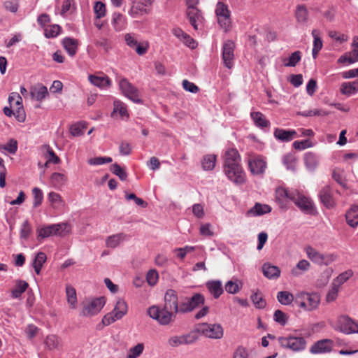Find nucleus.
Returning a JSON list of instances; mask_svg holds the SVG:
<instances>
[{
    "mask_svg": "<svg viewBox=\"0 0 358 358\" xmlns=\"http://www.w3.org/2000/svg\"><path fill=\"white\" fill-rule=\"evenodd\" d=\"M204 303L205 297L200 293H196L191 297L181 298L179 301L177 292L169 289L164 294V307L176 315L177 313H190Z\"/></svg>",
    "mask_w": 358,
    "mask_h": 358,
    "instance_id": "nucleus-1",
    "label": "nucleus"
},
{
    "mask_svg": "<svg viewBox=\"0 0 358 358\" xmlns=\"http://www.w3.org/2000/svg\"><path fill=\"white\" fill-rule=\"evenodd\" d=\"M223 171L226 177L235 185H241L245 182V173L236 149L231 148L225 152Z\"/></svg>",
    "mask_w": 358,
    "mask_h": 358,
    "instance_id": "nucleus-2",
    "label": "nucleus"
},
{
    "mask_svg": "<svg viewBox=\"0 0 358 358\" xmlns=\"http://www.w3.org/2000/svg\"><path fill=\"white\" fill-rule=\"evenodd\" d=\"M278 343L280 348L293 352H301L307 348V341L301 336L288 334L279 336Z\"/></svg>",
    "mask_w": 358,
    "mask_h": 358,
    "instance_id": "nucleus-3",
    "label": "nucleus"
},
{
    "mask_svg": "<svg viewBox=\"0 0 358 358\" xmlns=\"http://www.w3.org/2000/svg\"><path fill=\"white\" fill-rule=\"evenodd\" d=\"M70 230V225L65 222L44 225L37 229V239L41 241L51 236H64Z\"/></svg>",
    "mask_w": 358,
    "mask_h": 358,
    "instance_id": "nucleus-4",
    "label": "nucleus"
},
{
    "mask_svg": "<svg viewBox=\"0 0 358 358\" xmlns=\"http://www.w3.org/2000/svg\"><path fill=\"white\" fill-rule=\"evenodd\" d=\"M215 13L219 26L225 31H229L231 28V11L226 0H219L216 4Z\"/></svg>",
    "mask_w": 358,
    "mask_h": 358,
    "instance_id": "nucleus-5",
    "label": "nucleus"
},
{
    "mask_svg": "<svg viewBox=\"0 0 358 358\" xmlns=\"http://www.w3.org/2000/svg\"><path fill=\"white\" fill-rule=\"evenodd\" d=\"M106 304L103 296L86 299L83 303L80 315L83 317H92L97 315Z\"/></svg>",
    "mask_w": 358,
    "mask_h": 358,
    "instance_id": "nucleus-6",
    "label": "nucleus"
},
{
    "mask_svg": "<svg viewBox=\"0 0 358 358\" xmlns=\"http://www.w3.org/2000/svg\"><path fill=\"white\" fill-rule=\"evenodd\" d=\"M320 296L317 293L301 292L296 294L295 303L304 310L310 311L317 308Z\"/></svg>",
    "mask_w": 358,
    "mask_h": 358,
    "instance_id": "nucleus-7",
    "label": "nucleus"
},
{
    "mask_svg": "<svg viewBox=\"0 0 358 358\" xmlns=\"http://www.w3.org/2000/svg\"><path fill=\"white\" fill-rule=\"evenodd\" d=\"M305 252L308 258L313 263L318 265L328 266L336 259V255L333 253H321L311 246L305 248Z\"/></svg>",
    "mask_w": 358,
    "mask_h": 358,
    "instance_id": "nucleus-8",
    "label": "nucleus"
},
{
    "mask_svg": "<svg viewBox=\"0 0 358 358\" xmlns=\"http://www.w3.org/2000/svg\"><path fill=\"white\" fill-rule=\"evenodd\" d=\"M148 315L157 320L161 325H168L173 321L176 315L163 307L160 308L157 306H152L148 309Z\"/></svg>",
    "mask_w": 358,
    "mask_h": 358,
    "instance_id": "nucleus-9",
    "label": "nucleus"
},
{
    "mask_svg": "<svg viewBox=\"0 0 358 358\" xmlns=\"http://www.w3.org/2000/svg\"><path fill=\"white\" fill-rule=\"evenodd\" d=\"M155 0H133L128 14L133 18H138L150 13Z\"/></svg>",
    "mask_w": 358,
    "mask_h": 358,
    "instance_id": "nucleus-10",
    "label": "nucleus"
},
{
    "mask_svg": "<svg viewBox=\"0 0 358 358\" xmlns=\"http://www.w3.org/2000/svg\"><path fill=\"white\" fill-rule=\"evenodd\" d=\"M334 329L345 334L358 333V325L346 315L338 317Z\"/></svg>",
    "mask_w": 358,
    "mask_h": 358,
    "instance_id": "nucleus-11",
    "label": "nucleus"
},
{
    "mask_svg": "<svg viewBox=\"0 0 358 358\" xmlns=\"http://www.w3.org/2000/svg\"><path fill=\"white\" fill-rule=\"evenodd\" d=\"M199 331L206 337L212 339H220L223 337L224 329L220 324L202 323Z\"/></svg>",
    "mask_w": 358,
    "mask_h": 358,
    "instance_id": "nucleus-12",
    "label": "nucleus"
},
{
    "mask_svg": "<svg viewBox=\"0 0 358 358\" xmlns=\"http://www.w3.org/2000/svg\"><path fill=\"white\" fill-rule=\"evenodd\" d=\"M119 87L122 93L134 103H142L138 89L134 87L126 78H122L119 81Z\"/></svg>",
    "mask_w": 358,
    "mask_h": 358,
    "instance_id": "nucleus-13",
    "label": "nucleus"
},
{
    "mask_svg": "<svg viewBox=\"0 0 358 358\" xmlns=\"http://www.w3.org/2000/svg\"><path fill=\"white\" fill-rule=\"evenodd\" d=\"M292 201L305 213L314 214L316 211L315 206L313 201L298 191L297 195H294V199H292Z\"/></svg>",
    "mask_w": 358,
    "mask_h": 358,
    "instance_id": "nucleus-14",
    "label": "nucleus"
},
{
    "mask_svg": "<svg viewBox=\"0 0 358 358\" xmlns=\"http://www.w3.org/2000/svg\"><path fill=\"white\" fill-rule=\"evenodd\" d=\"M234 50L235 44L232 41L228 40L224 43L222 46V58L224 65L229 69L234 66Z\"/></svg>",
    "mask_w": 358,
    "mask_h": 358,
    "instance_id": "nucleus-15",
    "label": "nucleus"
},
{
    "mask_svg": "<svg viewBox=\"0 0 358 358\" xmlns=\"http://www.w3.org/2000/svg\"><path fill=\"white\" fill-rule=\"evenodd\" d=\"M124 41L126 44L129 47L134 48L138 55H145L150 47L148 41L139 43L134 37V35L130 33H127L124 35Z\"/></svg>",
    "mask_w": 358,
    "mask_h": 358,
    "instance_id": "nucleus-16",
    "label": "nucleus"
},
{
    "mask_svg": "<svg viewBox=\"0 0 358 358\" xmlns=\"http://www.w3.org/2000/svg\"><path fill=\"white\" fill-rule=\"evenodd\" d=\"M318 197L322 205L327 209L336 206V201L332 194V190L328 185L323 187L318 193Z\"/></svg>",
    "mask_w": 358,
    "mask_h": 358,
    "instance_id": "nucleus-17",
    "label": "nucleus"
},
{
    "mask_svg": "<svg viewBox=\"0 0 358 358\" xmlns=\"http://www.w3.org/2000/svg\"><path fill=\"white\" fill-rule=\"evenodd\" d=\"M248 166L252 174L259 175L264 173L266 168V162L261 156H255L248 159Z\"/></svg>",
    "mask_w": 358,
    "mask_h": 358,
    "instance_id": "nucleus-18",
    "label": "nucleus"
},
{
    "mask_svg": "<svg viewBox=\"0 0 358 358\" xmlns=\"http://www.w3.org/2000/svg\"><path fill=\"white\" fill-rule=\"evenodd\" d=\"M294 195H297V190L288 189L282 187H279L275 190V200L281 207L285 206L287 201H292Z\"/></svg>",
    "mask_w": 358,
    "mask_h": 358,
    "instance_id": "nucleus-19",
    "label": "nucleus"
},
{
    "mask_svg": "<svg viewBox=\"0 0 358 358\" xmlns=\"http://www.w3.org/2000/svg\"><path fill=\"white\" fill-rule=\"evenodd\" d=\"M333 341L330 339H322L315 342L310 348L313 355L327 353L332 350Z\"/></svg>",
    "mask_w": 358,
    "mask_h": 358,
    "instance_id": "nucleus-20",
    "label": "nucleus"
},
{
    "mask_svg": "<svg viewBox=\"0 0 358 358\" xmlns=\"http://www.w3.org/2000/svg\"><path fill=\"white\" fill-rule=\"evenodd\" d=\"M88 80L91 84L101 90L111 85V80L103 73H101V75H89Z\"/></svg>",
    "mask_w": 358,
    "mask_h": 358,
    "instance_id": "nucleus-21",
    "label": "nucleus"
},
{
    "mask_svg": "<svg viewBox=\"0 0 358 358\" xmlns=\"http://www.w3.org/2000/svg\"><path fill=\"white\" fill-rule=\"evenodd\" d=\"M29 94L32 99L42 101L48 96V91L45 86L38 83L30 87Z\"/></svg>",
    "mask_w": 358,
    "mask_h": 358,
    "instance_id": "nucleus-22",
    "label": "nucleus"
},
{
    "mask_svg": "<svg viewBox=\"0 0 358 358\" xmlns=\"http://www.w3.org/2000/svg\"><path fill=\"white\" fill-rule=\"evenodd\" d=\"M196 338L191 334L173 336L169 338L168 343L171 347H178L181 345H188L194 343Z\"/></svg>",
    "mask_w": 358,
    "mask_h": 358,
    "instance_id": "nucleus-23",
    "label": "nucleus"
},
{
    "mask_svg": "<svg viewBox=\"0 0 358 358\" xmlns=\"http://www.w3.org/2000/svg\"><path fill=\"white\" fill-rule=\"evenodd\" d=\"M187 15L193 28L195 30H198L199 24L202 23L203 20L201 11L196 8H187Z\"/></svg>",
    "mask_w": 358,
    "mask_h": 358,
    "instance_id": "nucleus-24",
    "label": "nucleus"
},
{
    "mask_svg": "<svg viewBox=\"0 0 358 358\" xmlns=\"http://www.w3.org/2000/svg\"><path fill=\"white\" fill-rule=\"evenodd\" d=\"M206 286L214 299H218L224 292L222 282L219 280H208Z\"/></svg>",
    "mask_w": 358,
    "mask_h": 358,
    "instance_id": "nucleus-25",
    "label": "nucleus"
},
{
    "mask_svg": "<svg viewBox=\"0 0 358 358\" xmlns=\"http://www.w3.org/2000/svg\"><path fill=\"white\" fill-rule=\"evenodd\" d=\"M111 24L115 31L120 32L125 29L127 20L122 14L115 12L112 15Z\"/></svg>",
    "mask_w": 358,
    "mask_h": 358,
    "instance_id": "nucleus-26",
    "label": "nucleus"
},
{
    "mask_svg": "<svg viewBox=\"0 0 358 358\" xmlns=\"http://www.w3.org/2000/svg\"><path fill=\"white\" fill-rule=\"evenodd\" d=\"M273 134L275 138L282 142H289L297 137L296 131L293 129L286 130L277 128L275 129Z\"/></svg>",
    "mask_w": 358,
    "mask_h": 358,
    "instance_id": "nucleus-27",
    "label": "nucleus"
},
{
    "mask_svg": "<svg viewBox=\"0 0 358 358\" xmlns=\"http://www.w3.org/2000/svg\"><path fill=\"white\" fill-rule=\"evenodd\" d=\"M272 208L267 204L256 203L255 206L248 210L246 215L248 216H261L271 212Z\"/></svg>",
    "mask_w": 358,
    "mask_h": 358,
    "instance_id": "nucleus-28",
    "label": "nucleus"
},
{
    "mask_svg": "<svg viewBox=\"0 0 358 358\" xmlns=\"http://www.w3.org/2000/svg\"><path fill=\"white\" fill-rule=\"evenodd\" d=\"M78 44V41L73 38L66 37L62 40V45L64 48L71 57L74 56L76 54Z\"/></svg>",
    "mask_w": 358,
    "mask_h": 358,
    "instance_id": "nucleus-29",
    "label": "nucleus"
},
{
    "mask_svg": "<svg viewBox=\"0 0 358 358\" xmlns=\"http://www.w3.org/2000/svg\"><path fill=\"white\" fill-rule=\"evenodd\" d=\"M345 220L349 226L355 228L358 225V206H352L345 213Z\"/></svg>",
    "mask_w": 358,
    "mask_h": 358,
    "instance_id": "nucleus-30",
    "label": "nucleus"
},
{
    "mask_svg": "<svg viewBox=\"0 0 358 358\" xmlns=\"http://www.w3.org/2000/svg\"><path fill=\"white\" fill-rule=\"evenodd\" d=\"M263 274L268 279H276L280 275V270L276 266H273L269 263L264 264L262 266Z\"/></svg>",
    "mask_w": 358,
    "mask_h": 358,
    "instance_id": "nucleus-31",
    "label": "nucleus"
},
{
    "mask_svg": "<svg viewBox=\"0 0 358 358\" xmlns=\"http://www.w3.org/2000/svg\"><path fill=\"white\" fill-rule=\"evenodd\" d=\"M250 117L254 122L255 126L261 129L267 128L270 125V122L261 112H252Z\"/></svg>",
    "mask_w": 358,
    "mask_h": 358,
    "instance_id": "nucleus-32",
    "label": "nucleus"
},
{
    "mask_svg": "<svg viewBox=\"0 0 358 358\" xmlns=\"http://www.w3.org/2000/svg\"><path fill=\"white\" fill-rule=\"evenodd\" d=\"M48 200L54 209H61L64 207L65 202L58 193L50 192L48 195Z\"/></svg>",
    "mask_w": 358,
    "mask_h": 358,
    "instance_id": "nucleus-33",
    "label": "nucleus"
},
{
    "mask_svg": "<svg viewBox=\"0 0 358 358\" xmlns=\"http://www.w3.org/2000/svg\"><path fill=\"white\" fill-rule=\"evenodd\" d=\"M310 267V264L308 261L306 259H301L297 263L296 266L292 269L291 273L294 276L298 277L308 271Z\"/></svg>",
    "mask_w": 358,
    "mask_h": 358,
    "instance_id": "nucleus-34",
    "label": "nucleus"
},
{
    "mask_svg": "<svg viewBox=\"0 0 358 358\" xmlns=\"http://www.w3.org/2000/svg\"><path fill=\"white\" fill-rule=\"evenodd\" d=\"M217 156L213 154H208L203 157L201 166L204 171H212L215 166Z\"/></svg>",
    "mask_w": 358,
    "mask_h": 358,
    "instance_id": "nucleus-35",
    "label": "nucleus"
},
{
    "mask_svg": "<svg viewBox=\"0 0 358 358\" xmlns=\"http://www.w3.org/2000/svg\"><path fill=\"white\" fill-rule=\"evenodd\" d=\"M28 286H29L28 283L24 280H16L15 287L11 291V296L13 299L20 298L22 296V294L26 291Z\"/></svg>",
    "mask_w": 358,
    "mask_h": 358,
    "instance_id": "nucleus-36",
    "label": "nucleus"
},
{
    "mask_svg": "<svg viewBox=\"0 0 358 358\" xmlns=\"http://www.w3.org/2000/svg\"><path fill=\"white\" fill-rule=\"evenodd\" d=\"M46 255L43 252H39L36 255L32 262V266L37 275L40 274L43 265L46 262Z\"/></svg>",
    "mask_w": 358,
    "mask_h": 358,
    "instance_id": "nucleus-37",
    "label": "nucleus"
},
{
    "mask_svg": "<svg viewBox=\"0 0 358 358\" xmlns=\"http://www.w3.org/2000/svg\"><path fill=\"white\" fill-rule=\"evenodd\" d=\"M128 307L127 303L123 299H119L113 309V314H115V317L121 319L127 313Z\"/></svg>",
    "mask_w": 358,
    "mask_h": 358,
    "instance_id": "nucleus-38",
    "label": "nucleus"
},
{
    "mask_svg": "<svg viewBox=\"0 0 358 358\" xmlns=\"http://www.w3.org/2000/svg\"><path fill=\"white\" fill-rule=\"evenodd\" d=\"M304 162L306 168L309 171H313L316 169L318 164V158L315 154L307 152L304 155Z\"/></svg>",
    "mask_w": 358,
    "mask_h": 358,
    "instance_id": "nucleus-39",
    "label": "nucleus"
},
{
    "mask_svg": "<svg viewBox=\"0 0 358 358\" xmlns=\"http://www.w3.org/2000/svg\"><path fill=\"white\" fill-rule=\"evenodd\" d=\"M126 235L120 233L112 235L106 239V244L108 248H115L119 245V244L124 240Z\"/></svg>",
    "mask_w": 358,
    "mask_h": 358,
    "instance_id": "nucleus-40",
    "label": "nucleus"
},
{
    "mask_svg": "<svg viewBox=\"0 0 358 358\" xmlns=\"http://www.w3.org/2000/svg\"><path fill=\"white\" fill-rule=\"evenodd\" d=\"M66 300L71 308H76L77 304L76 292L74 287L67 285L66 287Z\"/></svg>",
    "mask_w": 358,
    "mask_h": 358,
    "instance_id": "nucleus-41",
    "label": "nucleus"
},
{
    "mask_svg": "<svg viewBox=\"0 0 358 358\" xmlns=\"http://www.w3.org/2000/svg\"><path fill=\"white\" fill-rule=\"evenodd\" d=\"M301 59V52L300 51H295L289 57L285 58L282 62L286 67H294L300 62Z\"/></svg>",
    "mask_w": 358,
    "mask_h": 358,
    "instance_id": "nucleus-42",
    "label": "nucleus"
},
{
    "mask_svg": "<svg viewBox=\"0 0 358 358\" xmlns=\"http://www.w3.org/2000/svg\"><path fill=\"white\" fill-rule=\"evenodd\" d=\"M62 27L58 24H51L44 29V35L47 38H52L58 36L61 32Z\"/></svg>",
    "mask_w": 358,
    "mask_h": 358,
    "instance_id": "nucleus-43",
    "label": "nucleus"
},
{
    "mask_svg": "<svg viewBox=\"0 0 358 358\" xmlns=\"http://www.w3.org/2000/svg\"><path fill=\"white\" fill-rule=\"evenodd\" d=\"M66 180V176L61 173H53L50 176V182L55 188L62 187Z\"/></svg>",
    "mask_w": 358,
    "mask_h": 358,
    "instance_id": "nucleus-44",
    "label": "nucleus"
},
{
    "mask_svg": "<svg viewBox=\"0 0 358 358\" xmlns=\"http://www.w3.org/2000/svg\"><path fill=\"white\" fill-rule=\"evenodd\" d=\"M296 18L299 23L305 24L308 17L307 8L303 5H299L296 10Z\"/></svg>",
    "mask_w": 358,
    "mask_h": 358,
    "instance_id": "nucleus-45",
    "label": "nucleus"
},
{
    "mask_svg": "<svg viewBox=\"0 0 358 358\" xmlns=\"http://www.w3.org/2000/svg\"><path fill=\"white\" fill-rule=\"evenodd\" d=\"M277 299L282 305L287 306L294 301V295L287 291H280L277 294Z\"/></svg>",
    "mask_w": 358,
    "mask_h": 358,
    "instance_id": "nucleus-46",
    "label": "nucleus"
},
{
    "mask_svg": "<svg viewBox=\"0 0 358 358\" xmlns=\"http://www.w3.org/2000/svg\"><path fill=\"white\" fill-rule=\"evenodd\" d=\"M242 283L238 280H229L226 282L224 288L227 292L229 294H236L241 289Z\"/></svg>",
    "mask_w": 358,
    "mask_h": 358,
    "instance_id": "nucleus-47",
    "label": "nucleus"
},
{
    "mask_svg": "<svg viewBox=\"0 0 358 358\" xmlns=\"http://www.w3.org/2000/svg\"><path fill=\"white\" fill-rule=\"evenodd\" d=\"M86 129V123L84 122L73 124L70 127V133L73 136H80L84 134Z\"/></svg>",
    "mask_w": 358,
    "mask_h": 358,
    "instance_id": "nucleus-48",
    "label": "nucleus"
},
{
    "mask_svg": "<svg viewBox=\"0 0 358 358\" xmlns=\"http://www.w3.org/2000/svg\"><path fill=\"white\" fill-rule=\"evenodd\" d=\"M340 91L343 94L348 96L354 94L358 92L356 85H354V81L342 83Z\"/></svg>",
    "mask_w": 358,
    "mask_h": 358,
    "instance_id": "nucleus-49",
    "label": "nucleus"
},
{
    "mask_svg": "<svg viewBox=\"0 0 358 358\" xmlns=\"http://www.w3.org/2000/svg\"><path fill=\"white\" fill-rule=\"evenodd\" d=\"M33 194V207L37 208L40 206L43 200V191L38 187H34L32 189Z\"/></svg>",
    "mask_w": 358,
    "mask_h": 358,
    "instance_id": "nucleus-50",
    "label": "nucleus"
},
{
    "mask_svg": "<svg viewBox=\"0 0 358 358\" xmlns=\"http://www.w3.org/2000/svg\"><path fill=\"white\" fill-rule=\"evenodd\" d=\"M32 228L28 220L23 222L21 225L20 237L21 239L27 240L31 233Z\"/></svg>",
    "mask_w": 358,
    "mask_h": 358,
    "instance_id": "nucleus-51",
    "label": "nucleus"
},
{
    "mask_svg": "<svg viewBox=\"0 0 358 358\" xmlns=\"http://www.w3.org/2000/svg\"><path fill=\"white\" fill-rule=\"evenodd\" d=\"M113 106V113H118L122 117L129 116L125 103L119 100H115L114 101Z\"/></svg>",
    "mask_w": 358,
    "mask_h": 358,
    "instance_id": "nucleus-52",
    "label": "nucleus"
},
{
    "mask_svg": "<svg viewBox=\"0 0 358 358\" xmlns=\"http://www.w3.org/2000/svg\"><path fill=\"white\" fill-rule=\"evenodd\" d=\"M282 162L288 170L294 171L296 166V158L292 154L286 155L282 158Z\"/></svg>",
    "mask_w": 358,
    "mask_h": 358,
    "instance_id": "nucleus-53",
    "label": "nucleus"
},
{
    "mask_svg": "<svg viewBox=\"0 0 358 358\" xmlns=\"http://www.w3.org/2000/svg\"><path fill=\"white\" fill-rule=\"evenodd\" d=\"M251 300L257 308H264L266 305V301L263 299L259 292H255L251 295Z\"/></svg>",
    "mask_w": 358,
    "mask_h": 358,
    "instance_id": "nucleus-54",
    "label": "nucleus"
},
{
    "mask_svg": "<svg viewBox=\"0 0 358 358\" xmlns=\"http://www.w3.org/2000/svg\"><path fill=\"white\" fill-rule=\"evenodd\" d=\"M113 162L110 157H96L88 159L89 164L92 166H99L104 164H108Z\"/></svg>",
    "mask_w": 358,
    "mask_h": 358,
    "instance_id": "nucleus-55",
    "label": "nucleus"
},
{
    "mask_svg": "<svg viewBox=\"0 0 358 358\" xmlns=\"http://www.w3.org/2000/svg\"><path fill=\"white\" fill-rule=\"evenodd\" d=\"M339 287L336 282H332L331 288L329 289L326 296V301L328 303L334 301L338 294Z\"/></svg>",
    "mask_w": 358,
    "mask_h": 358,
    "instance_id": "nucleus-56",
    "label": "nucleus"
},
{
    "mask_svg": "<svg viewBox=\"0 0 358 358\" xmlns=\"http://www.w3.org/2000/svg\"><path fill=\"white\" fill-rule=\"evenodd\" d=\"M110 171L115 176H118L122 181L126 180L127 178L126 171L117 164H114L111 166Z\"/></svg>",
    "mask_w": 358,
    "mask_h": 358,
    "instance_id": "nucleus-57",
    "label": "nucleus"
},
{
    "mask_svg": "<svg viewBox=\"0 0 358 358\" xmlns=\"http://www.w3.org/2000/svg\"><path fill=\"white\" fill-rule=\"evenodd\" d=\"M144 345L143 343H138L136 345L130 348L127 355V358H137L143 352Z\"/></svg>",
    "mask_w": 358,
    "mask_h": 358,
    "instance_id": "nucleus-58",
    "label": "nucleus"
},
{
    "mask_svg": "<svg viewBox=\"0 0 358 358\" xmlns=\"http://www.w3.org/2000/svg\"><path fill=\"white\" fill-rule=\"evenodd\" d=\"M94 12L96 18H101L106 15V5L101 1H96L94 6Z\"/></svg>",
    "mask_w": 358,
    "mask_h": 358,
    "instance_id": "nucleus-59",
    "label": "nucleus"
},
{
    "mask_svg": "<svg viewBox=\"0 0 358 358\" xmlns=\"http://www.w3.org/2000/svg\"><path fill=\"white\" fill-rule=\"evenodd\" d=\"M45 343L50 350H52L59 346L60 340L59 337L55 335H49L46 337Z\"/></svg>",
    "mask_w": 358,
    "mask_h": 358,
    "instance_id": "nucleus-60",
    "label": "nucleus"
},
{
    "mask_svg": "<svg viewBox=\"0 0 358 358\" xmlns=\"http://www.w3.org/2000/svg\"><path fill=\"white\" fill-rule=\"evenodd\" d=\"M352 271L351 270H348L341 273L334 281L333 282H336L338 287H340L341 285L345 282L352 275Z\"/></svg>",
    "mask_w": 358,
    "mask_h": 358,
    "instance_id": "nucleus-61",
    "label": "nucleus"
},
{
    "mask_svg": "<svg viewBox=\"0 0 358 358\" xmlns=\"http://www.w3.org/2000/svg\"><path fill=\"white\" fill-rule=\"evenodd\" d=\"M1 149H3L10 154H15L17 150V142L16 140L10 139L6 144L1 145Z\"/></svg>",
    "mask_w": 358,
    "mask_h": 358,
    "instance_id": "nucleus-62",
    "label": "nucleus"
},
{
    "mask_svg": "<svg viewBox=\"0 0 358 358\" xmlns=\"http://www.w3.org/2000/svg\"><path fill=\"white\" fill-rule=\"evenodd\" d=\"M159 279V274L155 269L150 270L146 275V280L150 286H154L157 284Z\"/></svg>",
    "mask_w": 358,
    "mask_h": 358,
    "instance_id": "nucleus-63",
    "label": "nucleus"
},
{
    "mask_svg": "<svg viewBox=\"0 0 358 358\" xmlns=\"http://www.w3.org/2000/svg\"><path fill=\"white\" fill-rule=\"evenodd\" d=\"M273 320L282 326H285L287 323V317L282 311L276 310L273 314Z\"/></svg>",
    "mask_w": 358,
    "mask_h": 358,
    "instance_id": "nucleus-64",
    "label": "nucleus"
}]
</instances>
